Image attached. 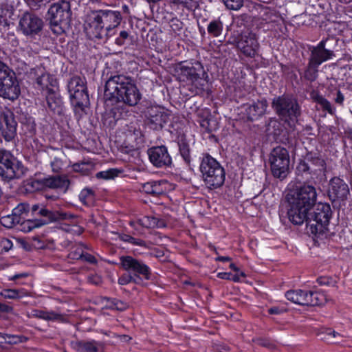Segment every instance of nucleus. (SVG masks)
Returning a JSON list of instances; mask_svg holds the SVG:
<instances>
[{"instance_id": "f704fd0d", "label": "nucleus", "mask_w": 352, "mask_h": 352, "mask_svg": "<svg viewBox=\"0 0 352 352\" xmlns=\"http://www.w3.org/2000/svg\"><path fill=\"white\" fill-rule=\"evenodd\" d=\"M310 98L311 100L317 103L318 104L320 105L321 108L324 110L327 111L329 113L332 114L333 113V109L331 107V104L330 102L327 100L317 89H313L310 92Z\"/></svg>"}, {"instance_id": "9b49d317", "label": "nucleus", "mask_w": 352, "mask_h": 352, "mask_svg": "<svg viewBox=\"0 0 352 352\" xmlns=\"http://www.w3.org/2000/svg\"><path fill=\"white\" fill-rule=\"evenodd\" d=\"M20 94L21 89L15 72L0 60V96L13 101Z\"/></svg>"}, {"instance_id": "c03bdc74", "label": "nucleus", "mask_w": 352, "mask_h": 352, "mask_svg": "<svg viewBox=\"0 0 352 352\" xmlns=\"http://www.w3.org/2000/svg\"><path fill=\"white\" fill-rule=\"evenodd\" d=\"M338 278L336 276H320L316 282L320 286L335 287L338 283Z\"/></svg>"}, {"instance_id": "338daca9", "label": "nucleus", "mask_w": 352, "mask_h": 352, "mask_svg": "<svg viewBox=\"0 0 352 352\" xmlns=\"http://www.w3.org/2000/svg\"><path fill=\"white\" fill-rule=\"evenodd\" d=\"M86 164H87L85 162L75 163L72 166V168L75 172L85 173L86 170H85L84 166Z\"/></svg>"}, {"instance_id": "864d4df0", "label": "nucleus", "mask_w": 352, "mask_h": 352, "mask_svg": "<svg viewBox=\"0 0 352 352\" xmlns=\"http://www.w3.org/2000/svg\"><path fill=\"white\" fill-rule=\"evenodd\" d=\"M64 320V316L56 313L54 311H47L46 314L45 320L47 321H63Z\"/></svg>"}, {"instance_id": "e2e57ef3", "label": "nucleus", "mask_w": 352, "mask_h": 352, "mask_svg": "<svg viewBox=\"0 0 352 352\" xmlns=\"http://www.w3.org/2000/svg\"><path fill=\"white\" fill-rule=\"evenodd\" d=\"M245 277H246V274H245L244 272H236L234 274L231 273L230 280H232L234 283H239V282H241V278H245Z\"/></svg>"}, {"instance_id": "c9c22d12", "label": "nucleus", "mask_w": 352, "mask_h": 352, "mask_svg": "<svg viewBox=\"0 0 352 352\" xmlns=\"http://www.w3.org/2000/svg\"><path fill=\"white\" fill-rule=\"evenodd\" d=\"M0 296L4 299L17 300L28 296V291L24 288L3 289Z\"/></svg>"}, {"instance_id": "7c9ffc66", "label": "nucleus", "mask_w": 352, "mask_h": 352, "mask_svg": "<svg viewBox=\"0 0 352 352\" xmlns=\"http://www.w3.org/2000/svg\"><path fill=\"white\" fill-rule=\"evenodd\" d=\"M166 181L150 180L140 184V190L153 196H159L166 192Z\"/></svg>"}, {"instance_id": "aec40b11", "label": "nucleus", "mask_w": 352, "mask_h": 352, "mask_svg": "<svg viewBox=\"0 0 352 352\" xmlns=\"http://www.w3.org/2000/svg\"><path fill=\"white\" fill-rule=\"evenodd\" d=\"M151 164L158 168H169L173 164L172 157L165 145L153 146L147 151Z\"/></svg>"}, {"instance_id": "8fccbe9b", "label": "nucleus", "mask_w": 352, "mask_h": 352, "mask_svg": "<svg viewBox=\"0 0 352 352\" xmlns=\"http://www.w3.org/2000/svg\"><path fill=\"white\" fill-rule=\"evenodd\" d=\"M225 6L232 10H239L243 6L244 0H222Z\"/></svg>"}, {"instance_id": "79ce46f5", "label": "nucleus", "mask_w": 352, "mask_h": 352, "mask_svg": "<svg viewBox=\"0 0 352 352\" xmlns=\"http://www.w3.org/2000/svg\"><path fill=\"white\" fill-rule=\"evenodd\" d=\"M199 125L203 129V132L208 134H210L218 129L217 122L214 119L212 118L210 116L200 120Z\"/></svg>"}, {"instance_id": "680f3d73", "label": "nucleus", "mask_w": 352, "mask_h": 352, "mask_svg": "<svg viewBox=\"0 0 352 352\" xmlns=\"http://www.w3.org/2000/svg\"><path fill=\"white\" fill-rule=\"evenodd\" d=\"M13 310L14 309L12 306L0 302V316L3 314H12Z\"/></svg>"}, {"instance_id": "f3484780", "label": "nucleus", "mask_w": 352, "mask_h": 352, "mask_svg": "<svg viewBox=\"0 0 352 352\" xmlns=\"http://www.w3.org/2000/svg\"><path fill=\"white\" fill-rule=\"evenodd\" d=\"M120 267L134 277L149 280L152 276L151 268L146 262L131 255H123L120 257Z\"/></svg>"}, {"instance_id": "6e6d98bb", "label": "nucleus", "mask_w": 352, "mask_h": 352, "mask_svg": "<svg viewBox=\"0 0 352 352\" xmlns=\"http://www.w3.org/2000/svg\"><path fill=\"white\" fill-rule=\"evenodd\" d=\"M83 250L81 247H78L75 250L70 251L68 258L73 260H81Z\"/></svg>"}, {"instance_id": "f257e3e1", "label": "nucleus", "mask_w": 352, "mask_h": 352, "mask_svg": "<svg viewBox=\"0 0 352 352\" xmlns=\"http://www.w3.org/2000/svg\"><path fill=\"white\" fill-rule=\"evenodd\" d=\"M65 218V213L54 210L49 205L24 201L14 208L11 214L2 217L1 223L8 228H15L23 232H30L35 228Z\"/></svg>"}, {"instance_id": "4c0bfd02", "label": "nucleus", "mask_w": 352, "mask_h": 352, "mask_svg": "<svg viewBox=\"0 0 352 352\" xmlns=\"http://www.w3.org/2000/svg\"><path fill=\"white\" fill-rule=\"evenodd\" d=\"M13 14L14 9L12 6L8 4L1 5L0 8V26H9Z\"/></svg>"}, {"instance_id": "6e6552de", "label": "nucleus", "mask_w": 352, "mask_h": 352, "mask_svg": "<svg viewBox=\"0 0 352 352\" xmlns=\"http://www.w3.org/2000/svg\"><path fill=\"white\" fill-rule=\"evenodd\" d=\"M72 12L69 1L60 0L52 3L48 9L47 19L52 31L57 34L65 32L70 28Z\"/></svg>"}, {"instance_id": "69168bd1", "label": "nucleus", "mask_w": 352, "mask_h": 352, "mask_svg": "<svg viewBox=\"0 0 352 352\" xmlns=\"http://www.w3.org/2000/svg\"><path fill=\"white\" fill-rule=\"evenodd\" d=\"M257 344L259 346H263V347H266V348H268V349L272 348V346L273 345L272 344V342L268 339H266V338H259V339H258Z\"/></svg>"}, {"instance_id": "423d86ee", "label": "nucleus", "mask_w": 352, "mask_h": 352, "mask_svg": "<svg viewBox=\"0 0 352 352\" xmlns=\"http://www.w3.org/2000/svg\"><path fill=\"white\" fill-rule=\"evenodd\" d=\"M199 170L205 185L210 189L222 186L226 179V170L214 157L208 153L199 157Z\"/></svg>"}, {"instance_id": "a18cd8bd", "label": "nucleus", "mask_w": 352, "mask_h": 352, "mask_svg": "<svg viewBox=\"0 0 352 352\" xmlns=\"http://www.w3.org/2000/svg\"><path fill=\"white\" fill-rule=\"evenodd\" d=\"M107 307L110 309L118 311H124L127 308V305L124 302L115 298H107Z\"/></svg>"}, {"instance_id": "774afa93", "label": "nucleus", "mask_w": 352, "mask_h": 352, "mask_svg": "<svg viewBox=\"0 0 352 352\" xmlns=\"http://www.w3.org/2000/svg\"><path fill=\"white\" fill-rule=\"evenodd\" d=\"M344 100V95L340 91V90H338L336 94V97L335 98V102L340 105H342Z\"/></svg>"}, {"instance_id": "7ed1b4c3", "label": "nucleus", "mask_w": 352, "mask_h": 352, "mask_svg": "<svg viewBox=\"0 0 352 352\" xmlns=\"http://www.w3.org/2000/svg\"><path fill=\"white\" fill-rule=\"evenodd\" d=\"M123 19L122 11L110 9L95 10L90 16V28L93 37L107 41Z\"/></svg>"}, {"instance_id": "bf43d9fd", "label": "nucleus", "mask_w": 352, "mask_h": 352, "mask_svg": "<svg viewBox=\"0 0 352 352\" xmlns=\"http://www.w3.org/2000/svg\"><path fill=\"white\" fill-rule=\"evenodd\" d=\"M129 243L133 245H138V246L144 247V248H146L147 246L146 242L144 240L139 239V238H135L132 236L131 237Z\"/></svg>"}, {"instance_id": "4d7b16f0", "label": "nucleus", "mask_w": 352, "mask_h": 352, "mask_svg": "<svg viewBox=\"0 0 352 352\" xmlns=\"http://www.w3.org/2000/svg\"><path fill=\"white\" fill-rule=\"evenodd\" d=\"M81 261H85L88 263L93 264V265L98 263V260L94 255H92L88 252H85L84 251L82 252Z\"/></svg>"}, {"instance_id": "e433bc0d", "label": "nucleus", "mask_w": 352, "mask_h": 352, "mask_svg": "<svg viewBox=\"0 0 352 352\" xmlns=\"http://www.w3.org/2000/svg\"><path fill=\"white\" fill-rule=\"evenodd\" d=\"M172 7L182 9L183 12H192L198 7V0H172Z\"/></svg>"}, {"instance_id": "bb28decb", "label": "nucleus", "mask_w": 352, "mask_h": 352, "mask_svg": "<svg viewBox=\"0 0 352 352\" xmlns=\"http://www.w3.org/2000/svg\"><path fill=\"white\" fill-rule=\"evenodd\" d=\"M268 103L266 99L263 98L248 104L245 106V114L248 120H258L266 111Z\"/></svg>"}, {"instance_id": "3c124183", "label": "nucleus", "mask_w": 352, "mask_h": 352, "mask_svg": "<svg viewBox=\"0 0 352 352\" xmlns=\"http://www.w3.org/2000/svg\"><path fill=\"white\" fill-rule=\"evenodd\" d=\"M276 21L274 20H270L267 21L265 19H261L258 28L263 29L264 32L272 30L276 26Z\"/></svg>"}, {"instance_id": "20e7f679", "label": "nucleus", "mask_w": 352, "mask_h": 352, "mask_svg": "<svg viewBox=\"0 0 352 352\" xmlns=\"http://www.w3.org/2000/svg\"><path fill=\"white\" fill-rule=\"evenodd\" d=\"M67 89L71 107L77 120L87 114L90 107L89 94L85 77L72 76L67 81Z\"/></svg>"}, {"instance_id": "4be33fe9", "label": "nucleus", "mask_w": 352, "mask_h": 352, "mask_svg": "<svg viewBox=\"0 0 352 352\" xmlns=\"http://www.w3.org/2000/svg\"><path fill=\"white\" fill-rule=\"evenodd\" d=\"M17 122L10 110L3 111L0 115V131L6 142H10L16 135Z\"/></svg>"}, {"instance_id": "473e14b6", "label": "nucleus", "mask_w": 352, "mask_h": 352, "mask_svg": "<svg viewBox=\"0 0 352 352\" xmlns=\"http://www.w3.org/2000/svg\"><path fill=\"white\" fill-rule=\"evenodd\" d=\"M287 128L288 126L279 118L278 120L275 118H270L267 125V132L276 139H278L280 136L285 137L288 134Z\"/></svg>"}, {"instance_id": "09e8293b", "label": "nucleus", "mask_w": 352, "mask_h": 352, "mask_svg": "<svg viewBox=\"0 0 352 352\" xmlns=\"http://www.w3.org/2000/svg\"><path fill=\"white\" fill-rule=\"evenodd\" d=\"M288 311L287 303L280 302L278 305L272 306L267 310L269 315H281Z\"/></svg>"}, {"instance_id": "052dcab7", "label": "nucleus", "mask_w": 352, "mask_h": 352, "mask_svg": "<svg viewBox=\"0 0 352 352\" xmlns=\"http://www.w3.org/2000/svg\"><path fill=\"white\" fill-rule=\"evenodd\" d=\"M214 348L217 352H229L230 351V346L224 343L216 344Z\"/></svg>"}, {"instance_id": "de8ad7c7", "label": "nucleus", "mask_w": 352, "mask_h": 352, "mask_svg": "<svg viewBox=\"0 0 352 352\" xmlns=\"http://www.w3.org/2000/svg\"><path fill=\"white\" fill-rule=\"evenodd\" d=\"M94 191L92 189L85 188L80 191L79 199L83 204L88 205L94 199Z\"/></svg>"}, {"instance_id": "603ef678", "label": "nucleus", "mask_w": 352, "mask_h": 352, "mask_svg": "<svg viewBox=\"0 0 352 352\" xmlns=\"http://www.w3.org/2000/svg\"><path fill=\"white\" fill-rule=\"evenodd\" d=\"M129 36V32L126 30H122L120 32L119 35L115 39V43L118 46H122L125 44L126 39Z\"/></svg>"}, {"instance_id": "13d9d810", "label": "nucleus", "mask_w": 352, "mask_h": 352, "mask_svg": "<svg viewBox=\"0 0 352 352\" xmlns=\"http://www.w3.org/2000/svg\"><path fill=\"white\" fill-rule=\"evenodd\" d=\"M170 26L174 32H177L183 29L184 23L177 19H173L170 22Z\"/></svg>"}, {"instance_id": "6ab92c4d", "label": "nucleus", "mask_w": 352, "mask_h": 352, "mask_svg": "<svg viewBox=\"0 0 352 352\" xmlns=\"http://www.w3.org/2000/svg\"><path fill=\"white\" fill-rule=\"evenodd\" d=\"M43 27L42 19L33 12H25L20 16L18 30L26 36L34 37L41 32Z\"/></svg>"}, {"instance_id": "37998d69", "label": "nucleus", "mask_w": 352, "mask_h": 352, "mask_svg": "<svg viewBox=\"0 0 352 352\" xmlns=\"http://www.w3.org/2000/svg\"><path fill=\"white\" fill-rule=\"evenodd\" d=\"M142 282V278H138L137 276L134 277V276L126 272L121 274L118 279V283L121 286L126 285L129 283L140 285Z\"/></svg>"}, {"instance_id": "5701e85b", "label": "nucleus", "mask_w": 352, "mask_h": 352, "mask_svg": "<svg viewBox=\"0 0 352 352\" xmlns=\"http://www.w3.org/2000/svg\"><path fill=\"white\" fill-rule=\"evenodd\" d=\"M287 217L289 221L295 226H300L305 222L307 230L308 212L307 208H302L299 203L287 199Z\"/></svg>"}, {"instance_id": "2f4dec72", "label": "nucleus", "mask_w": 352, "mask_h": 352, "mask_svg": "<svg viewBox=\"0 0 352 352\" xmlns=\"http://www.w3.org/2000/svg\"><path fill=\"white\" fill-rule=\"evenodd\" d=\"M38 87L42 91H45L46 94L49 93L50 90L58 89V81L57 78L52 74L49 73H43L39 76L36 80Z\"/></svg>"}, {"instance_id": "49530a36", "label": "nucleus", "mask_w": 352, "mask_h": 352, "mask_svg": "<svg viewBox=\"0 0 352 352\" xmlns=\"http://www.w3.org/2000/svg\"><path fill=\"white\" fill-rule=\"evenodd\" d=\"M43 178L41 179H32L27 181L25 189L30 192L38 191L45 188Z\"/></svg>"}, {"instance_id": "ea45409f", "label": "nucleus", "mask_w": 352, "mask_h": 352, "mask_svg": "<svg viewBox=\"0 0 352 352\" xmlns=\"http://www.w3.org/2000/svg\"><path fill=\"white\" fill-rule=\"evenodd\" d=\"M223 30V23L220 19H212L207 25L208 34L212 37H219Z\"/></svg>"}, {"instance_id": "39448f33", "label": "nucleus", "mask_w": 352, "mask_h": 352, "mask_svg": "<svg viewBox=\"0 0 352 352\" xmlns=\"http://www.w3.org/2000/svg\"><path fill=\"white\" fill-rule=\"evenodd\" d=\"M326 168V162L320 153L307 152L296 165V179L300 183L315 182V179L324 173Z\"/></svg>"}, {"instance_id": "f03ea898", "label": "nucleus", "mask_w": 352, "mask_h": 352, "mask_svg": "<svg viewBox=\"0 0 352 352\" xmlns=\"http://www.w3.org/2000/svg\"><path fill=\"white\" fill-rule=\"evenodd\" d=\"M142 99L135 78L124 74H111L106 80L102 100L104 106L113 110L116 107H134Z\"/></svg>"}, {"instance_id": "2eb2a0df", "label": "nucleus", "mask_w": 352, "mask_h": 352, "mask_svg": "<svg viewBox=\"0 0 352 352\" xmlns=\"http://www.w3.org/2000/svg\"><path fill=\"white\" fill-rule=\"evenodd\" d=\"M302 184L296 186L290 190L286 199H290L299 203L302 208H307L309 210L316 204L318 193L316 188L311 184L312 182H305Z\"/></svg>"}, {"instance_id": "412c9836", "label": "nucleus", "mask_w": 352, "mask_h": 352, "mask_svg": "<svg viewBox=\"0 0 352 352\" xmlns=\"http://www.w3.org/2000/svg\"><path fill=\"white\" fill-rule=\"evenodd\" d=\"M142 168L135 165L127 164L124 168H111L99 171L96 174L97 179L104 180L113 179L116 177L136 178V172H140Z\"/></svg>"}, {"instance_id": "1a4fd4ad", "label": "nucleus", "mask_w": 352, "mask_h": 352, "mask_svg": "<svg viewBox=\"0 0 352 352\" xmlns=\"http://www.w3.org/2000/svg\"><path fill=\"white\" fill-rule=\"evenodd\" d=\"M272 107L280 121L288 126L289 130L294 131L301 114V108L297 100L289 96H280L273 99Z\"/></svg>"}, {"instance_id": "c756f323", "label": "nucleus", "mask_w": 352, "mask_h": 352, "mask_svg": "<svg viewBox=\"0 0 352 352\" xmlns=\"http://www.w3.org/2000/svg\"><path fill=\"white\" fill-rule=\"evenodd\" d=\"M43 184L45 188L65 192L70 185V181L66 175H59L44 177Z\"/></svg>"}, {"instance_id": "393cba45", "label": "nucleus", "mask_w": 352, "mask_h": 352, "mask_svg": "<svg viewBox=\"0 0 352 352\" xmlns=\"http://www.w3.org/2000/svg\"><path fill=\"white\" fill-rule=\"evenodd\" d=\"M327 39L321 40L316 46L310 45V56L309 61L314 65L320 66L324 62L333 58L335 56L333 51L326 49Z\"/></svg>"}, {"instance_id": "58836bf2", "label": "nucleus", "mask_w": 352, "mask_h": 352, "mask_svg": "<svg viewBox=\"0 0 352 352\" xmlns=\"http://www.w3.org/2000/svg\"><path fill=\"white\" fill-rule=\"evenodd\" d=\"M319 66L313 64L310 61H308V64L305 67L303 74L301 75V78H302L305 80L309 81L310 82H314L318 78V72Z\"/></svg>"}, {"instance_id": "0e129e2a", "label": "nucleus", "mask_w": 352, "mask_h": 352, "mask_svg": "<svg viewBox=\"0 0 352 352\" xmlns=\"http://www.w3.org/2000/svg\"><path fill=\"white\" fill-rule=\"evenodd\" d=\"M62 162L60 160L55 158L51 163L52 170L55 173H58L61 169Z\"/></svg>"}, {"instance_id": "a19ab883", "label": "nucleus", "mask_w": 352, "mask_h": 352, "mask_svg": "<svg viewBox=\"0 0 352 352\" xmlns=\"http://www.w3.org/2000/svg\"><path fill=\"white\" fill-rule=\"evenodd\" d=\"M179 152L184 160L185 164L190 167V148L188 142L185 139H182L178 142Z\"/></svg>"}, {"instance_id": "f8f14e48", "label": "nucleus", "mask_w": 352, "mask_h": 352, "mask_svg": "<svg viewBox=\"0 0 352 352\" xmlns=\"http://www.w3.org/2000/svg\"><path fill=\"white\" fill-rule=\"evenodd\" d=\"M233 43L239 53L246 58H254L259 55L258 36L252 30L242 31L234 38Z\"/></svg>"}, {"instance_id": "dca6fc26", "label": "nucleus", "mask_w": 352, "mask_h": 352, "mask_svg": "<svg viewBox=\"0 0 352 352\" xmlns=\"http://www.w3.org/2000/svg\"><path fill=\"white\" fill-rule=\"evenodd\" d=\"M22 163L17 160L14 155L6 149H0V180L9 183L19 177Z\"/></svg>"}, {"instance_id": "ddd939ff", "label": "nucleus", "mask_w": 352, "mask_h": 352, "mask_svg": "<svg viewBox=\"0 0 352 352\" xmlns=\"http://www.w3.org/2000/svg\"><path fill=\"white\" fill-rule=\"evenodd\" d=\"M285 297L290 302L301 306H321L326 302L324 294L306 289H290L285 293Z\"/></svg>"}, {"instance_id": "b1692460", "label": "nucleus", "mask_w": 352, "mask_h": 352, "mask_svg": "<svg viewBox=\"0 0 352 352\" xmlns=\"http://www.w3.org/2000/svg\"><path fill=\"white\" fill-rule=\"evenodd\" d=\"M349 194L347 184L338 177H333L329 183L327 195L332 202L336 201H344L346 200Z\"/></svg>"}, {"instance_id": "cd10ccee", "label": "nucleus", "mask_w": 352, "mask_h": 352, "mask_svg": "<svg viewBox=\"0 0 352 352\" xmlns=\"http://www.w3.org/2000/svg\"><path fill=\"white\" fill-rule=\"evenodd\" d=\"M46 102L49 109L54 114L58 116L64 115L65 105L60 93L56 90H50L45 95Z\"/></svg>"}, {"instance_id": "5fc2aeb1", "label": "nucleus", "mask_w": 352, "mask_h": 352, "mask_svg": "<svg viewBox=\"0 0 352 352\" xmlns=\"http://www.w3.org/2000/svg\"><path fill=\"white\" fill-rule=\"evenodd\" d=\"M64 230L72 234L80 235L83 232V228L78 225H67L64 228Z\"/></svg>"}, {"instance_id": "c85d7f7f", "label": "nucleus", "mask_w": 352, "mask_h": 352, "mask_svg": "<svg viewBox=\"0 0 352 352\" xmlns=\"http://www.w3.org/2000/svg\"><path fill=\"white\" fill-rule=\"evenodd\" d=\"M21 133L26 138H32L36 132L35 119L28 113H22L19 116Z\"/></svg>"}, {"instance_id": "9d476101", "label": "nucleus", "mask_w": 352, "mask_h": 352, "mask_svg": "<svg viewBox=\"0 0 352 352\" xmlns=\"http://www.w3.org/2000/svg\"><path fill=\"white\" fill-rule=\"evenodd\" d=\"M178 75L181 81L189 82L200 89H204L208 81V73L199 61L182 63L179 65Z\"/></svg>"}, {"instance_id": "a878e982", "label": "nucleus", "mask_w": 352, "mask_h": 352, "mask_svg": "<svg viewBox=\"0 0 352 352\" xmlns=\"http://www.w3.org/2000/svg\"><path fill=\"white\" fill-rule=\"evenodd\" d=\"M70 346L76 352H104V344L95 340H72Z\"/></svg>"}, {"instance_id": "72a5a7b5", "label": "nucleus", "mask_w": 352, "mask_h": 352, "mask_svg": "<svg viewBox=\"0 0 352 352\" xmlns=\"http://www.w3.org/2000/svg\"><path fill=\"white\" fill-rule=\"evenodd\" d=\"M137 223L146 228H162L166 226L163 219L153 215H146L138 219Z\"/></svg>"}, {"instance_id": "4468645a", "label": "nucleus", "mask_w": 352, "mask_h": 352, "mask_svg": "<svg viewBox=\"0 0 352 352\" xmlns=\"http://www.w3.org/2000/svg\"><path fill=\"white\" fill-rule=\"evenodd\" d=\"M269 160L273 177L280 180L286 178L290 164L288 151L284 147L276 146L271 151Z\"/></svg>"}, {"instance_id": "a211bd4d", "label": "nucleus", "mask_w": 352, "mask_h": 352, "mask_svg": "<svg viewBox=\"0 0 352 352\" xmlns=\"http://www.w3.org/2000/svg\"><path fill=\"white\" fill-rule=\"evenodd\" d=\"M170 116L161 106L150 107L145 113V126L153 131H160L169 122Z\"/></svg>"}, {"instance_id": "0eeeda50", "label": "nucleus", "mask_w": 352, "mask_h": 352, "mask_svg": "<svg viewBox=\"0 0 352 352\" xmlns=\"http://www.w3.org/2000/svg\"><path fill=\"white\" fill-rule=\"evenodd\" d=\"M311 209L308 212L307 232L319 237L329 230L333 210L329 204L323 202L316 203Z\"/></svg>"}]
</instances>
